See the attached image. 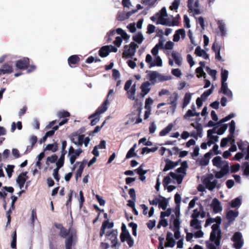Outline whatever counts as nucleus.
<instances>
[{
	"instance_id": "nucleus-21",
	"label": "nucleus",
	"mask_w": 249,
	"mask_h": 249,
	"mask_svg": "<svg viewBox=\"0 0 249 249\" xmlns=\"http://www.w3.org/2000/svg\"><path fill=\"white\" fill-rule=\"evenodd\" d=\"M27 172H22L18 175L17 178V182L18 184L20 189H22L23 187L24 184L27 180Z\"/></svg>"
},
{
	"instance_id": "nucleus-11",
	"label": "nucleus",
	"mask_w": 249,
	"mask_h": 249,
	"mask_svg": "<svg viewBox=\"0 0 249 249\" xmlns=\"http://www.w3.org/2000/svg\"><path fill=\"white\" fill-rule=\"evenodd\" d=\"M145 62L147 63L150 68L155 66L161 67L162 65V61L160 56L154 57L153 58L149 54L146 55Z\"/></svg>"
},
{
	"instance_id": "nucleus-26",
	"label": "nucleus",
	"mask_w": 249,
	"mask_h": 249,
	"mask_svg": "<svg viewBox=\"0 0 249 249\" xmlns=\"http://www.w3.org/2000/svg\"><path fill=\"white\" fill-rule=\"evenodd\" d=\"M118 233L117 230H113L111 232H110V240H111L112 244V247H116L119 245L117 238Z\"/></svg>"
},
{
	"instance_id": "nucleus-54",
	"label": "nucleus",
	"mask_w": 249,
	"mask_h": 249,
	"mask_svg": "<svg viewBox=\"0 0 249 249\" xmlns=\"http://www.w3.org/2000/svg\"><path fill=\"white\" fill-rule=\"evenodd\" d=\"M235 130V123L233 120H232L230 123L229 131L231 133L230 138H232V135L234 134Z\"/></svg>"
},
{
	"instance_id": "nucleus-60",
	"label": "nucleus",
	"mask_w": 249,
	"mask_h": 249,
	"mask_svg": "<svg viewBox=\"0 0 249 249\" xmlns=\"http://www.w3.org/2000/svg\"><path fill=\"white\" fill-rule=\"evenodd\" d=\"M180 4L179 0H174L172 5L170 7V9L172 10H176L178 9V6Z\"/></svg>"
},
{
	"instance_id": "nucleus-51",
	"label": "nucleus",
	"mask_w": 249,
	"mask_h": 249,
	"mask_svg": "<svg viewBox=\"0 0 249 249\" xmlns=\"http://www.w3.org/2000/svg\"><path fill=\"white\" fill-rule=\"evenodd\" d=\"M188 7L191 11H194L196 14L199 13L198 8H196L195 5L193 3V0H188Z\"/></svg>"
},
{
	"instance_id": "nucleus-27",
	"label": "nucleus",
	"mask_w": 249,
	"mask_h": 249,
	"mask_svg": "<svg viewBox=\"0 0 249 249\" xmlns=\"http://www.w3.org/2000/svg\"><path fill=\"white\" fill-rule=\"evenodd\" d=\"M195 53L196 56L201 57L204 59H208L209 58V54L204 50L201 49L200 46H197L196 48Z\"/></svg>"
},
{
	"instance_id": "nucleus-23",
	"label": "nucleus",
	"mask_w": 249,
	"mask_h": 249,
	"mask_svg": "<svg viewBox=\"0 0 249 249\" xmlns=\"http://www.w3.org/2000/svg\"><path fill=\"white\" fill-rule=\"evenodd\" d=\"M186 36L185 31L183 29H178L176 31L173 36V41L178 42L180 38H184Z\"/></svg>"
},
{
	"instance_id": "nucleus-18",
	"label": "nucleus",
	"mask_w": 249,
	"mask_h": 249,
	"mask_svg": "<svg viewBox=\"0 0 249 249\" xmlns=\"http://www.w3.org/2000/svg\"><path fill=\"white\" fill-rule=\"evenodd\" d=\"M221 218L219 216H217L215 218L209 217L206 220L204 227H207L210 224L213 223L212 225H215L218 227H220V225L221 223Z\"/></svg>"
},
{
	"instance_id": "nucleus-33",
	"label": "nucleus",
	"mask_w": 249,
	"mask_h": 249,
	"mask_svg": "<svg viewBox=\"0 0 249 249\" xmlns=\"http://www.w3.org/2000/svg\"><path fill=\"white\" fill-rule=\"evenodd\" d=\"M214 176L215 178H221L225 175L230 173V169H221L220 171H214Z\"/></svg>"
},
{
	"instance_id": "nucleus-5",
	"label": "nucleus",
	"mask_w": 249,
	"mask_h": 249,
	"mask_svg": "<svg viewBox=\"0 0 249 249\" xmlns=\"http://www.w3.org/2000/svg\"><path fill=\"white\" fill-rule=\"evenodd\" d=\"M202 181L205 187L210 191H213L215 188L219 189L221 187V184L218 183V180L213 174L208 175L203 179Z\"/></svg>"
},
{
	"instance_id": "nucleus-35",
	"label": "nucleus",
	"mask_w": 249,
	"mask_h": 249,
	"mask_svg": "<svg viewBox=\"0 0 249 249\" xmlns=\"http://www.w3.org/2000/svg\"><path fill=\"white\" fill-rule=\"evenodd\" d=\"M13 71V68L8 64H4L2 68L0 69V75L6 73H11Z\"/></svg>"
},
{
	"instance_id": "nucleus-8",
	"label": "nucleus",
	"mask_w": 249,
	"mask_h": 249,
	"mask_svg": "<svg viewBox=\"0 0 249 249\" xmlns=\"http://www.w3.org/2000/svg\"><path fill=\"white\" fill-rule=\"evenodd\" d=\"M130 37V36L125 32L120 36H118L116 37L115 40L113 42L115 46L110 45V53H116L118 51V47H120L121 46L123 39L127 42L129 39Z\"/></svg>"
},
{
	"instance_id": "nucleus-10",
	"label": "nucleus",
	"mask_w": 249,
	"mask_h": 249,
	"mask_svg": "<svg viewBox=\"0 0 249 249\" xmlns=\"http://www.w3.org/2000/svg\"><path fill=\"white\" fill-rule=\"evenodd\" d=\"M138 47V45L134 42H131L128 45H125L124 47V50L123 53V57L128 58L133 56L135 53L136 49Z\"/></svg>"
},
{
	"instance_id": "nucleus-6",
	"label": "nucleus",
	"mask_w": 249,
	"mask_h": 249,
	"mask_svg": "<svg viewBox=\"0 0 249 249\" xmlns=\"http://www.w3.org/2000/svg\"><path fill=\"white\" fill-rule=\"evenodd\" d=\"M188 167L187 163L184 161L182 163L181 166L178 168L175 172H171L170 175L174 178L177 179V182L178 184L182 182L183 178L186 175L185 169Z\"/></svg>"
},
{
	"instance_id": "nucleus-62",
	"label": "nucleus",
	"mask_w": 249,
	"mask_h": 249,
	"mask_svg": "<svg viewBox=\"0 0 249 249\" xmlns=\"http://www.w3.org/2000/svg\"><path fill=\"white\" fill-rule=\"evenodd\" d=\"M153 103V100L152 98L149 97L146 99L145 102V108L147 109H149Z\"/></svg>"
},
{
	"instance_id": "nucleus-9",
	"label": "nucleus",
	"mask_w": 249,
	"mask_h": 249,
	"mask_svg": "<svg viewBox=\"0 0 249 249\" xmlns=\"http://www.w3.org/2000/svg\"><path fill=\"white\" fill-rule=\"evenodd\" d=\"M190 227L192 231H196V232H194V236L196 238H201L203 237L204 233L201 230V222L199 220L192 219L190 222Z\"/></svg>"
},
{
	"instance_id": "nucleus-16",
	"label": "nucleus",
	"mask_w": 249,
	"mask_h": 249,
	"mask_svg": "<svg viewBox=\"0 0 249 249\" xmlns=\"http://www.w3.org/2000/svg\"><path fill=\"white\" fill-rule=\"evenodd\" d=\"M215 132L214 130H209L207 131V137L208 142V146H211L218 140V137L214 135Z\"/></svg>"
},
{
	"instance_id": "nucleus-57",
	"label": "nucleus",
	"mask_w": 249,
	"mask_h": 249,
	"mask_svg": "<svg viewBox=\"0 0 249 249\" xmlns=\"http://www.w3.org/2000/svg\"><path fill=\"white\" fill-rule=\"evenodd\" d=\"M14 165H8L7 168L5 169L7 173L8 177L10 178L11 177L12 173L14 171Z\"/></svg>"
},
{
	"instance_id": "nucleus-64",
	"label": "nucleus",
	"mask_w": 249,
	"mask_h": 249,
	"mask_svg": "<svg viewBox=\"0 0 249 249\" xmlns=\"http://www.w3.org/2000/svg\"><path fill=\"white\" fill-rule=\"evenodd\" d=\"M244 174L246 176H249V163L245 162L243 165Z\"/></svg>"
},
{
	"instance_id": "nucleus-53",
	"label": "nucleus",
	"mask_w": 249,
	"mask_h": 249,
	"mask_svg": "<svg viewBox=\"0 0 249 249\" xmlns=\"http://www.w3.org/2000/svg\"><path fill=\"white\" fill-rule=\"evenodd\" d=\"M57 116L60 118H65L70 116V113L65 110L60 111L57 113Z\"/></svg>"
},
{
	"instance_id": "nucleus-59",
	"label": "nucleus",
	"mask_w": 249,
	"mask_h": 249,
	"mask_svg": "<svg viewBox=\"0 0 249 249\" xmlns=\"http://www.w3.org/2000/svg\"><path fill=\"white\" fill-rule=\"evenodd\" d=\"M205 69L208 73L215 79L217 71L215 70L211 69L208 66L206 67Z\"/></svg>"
},
{
	"instance_id": "nucleus-49",
	"label": "nucleus",
	"mask_w": 249,
	"mask_h": 249,
	"mask_svg": "<svg viewBox=\"0 0 249 249\" xmlns=\"http://www.w3.org/2000/svg\"><path fill=\"white\" fill-rule=\"evenodd\" d=\"M57 159V156L55 154H53L50 157H47L46 163L47 165H49L50 163H55L56 162Z\"/></svg>"
},
{
	"instance_id": "nucleus-15",
	"label": "nucleus",
	"mask_w": 249,
	"mask_h": 249,
	"mask_svg": "<svg viewBox=\"0 0 249 249\" xmlns=\"http://www.w3.org/2000/svg\"><path fill=\"white\" fill-rule=\"evenodd\" d=\"M29 64V59L28 57H23L16 61V67L19 70H26L28 68Z\"/></svg>"
},
{
	"instance_id": "nucleus-30",
	"label": "nucleus",
	"mask_w": 249,
	"mask_h": 249,
	"mask_svg": "<svg viewBox=\"0 0 249 249\" xmlns=\"http://www.w3.org/2000/svg\"><path fill=\"white\" fill-rule=\"evenodd\" d=\"M150 83L149 82H145L142 83L141 87V95L144 97L148 93L150 90Z\"/></svg>"
},
{
	"instance_id": "nucleus-44",
	"label": "nucleus",
	"mask_w": 249,
	"mask_h": 249,
	"mask_svg": "<svg viewBox=\"0 0 249 249\" xmlns=\"http://www.w3.org/2000/svg\"><path fill=\"white\" fill-rule=\"evenodd\" d=\"M112 76L113 78L117 81V86H119L121 84V81L119 80L121 74L119 71L116 69H113L112 70Z\"/></svg>"
},
{
	"instance_id": "nucleus-55",
	"label": "nucleus",
	"mask_w": 249,
	"mask_h": 249,
	"mask_svg": "<svg viewBox=\"0 0 249 249\" xmlns=\"http://www.w3.org/2000/svg\"><path fill=\"white\" fill-rule=\"evenodd\" d=\"M130 237V235L128 231L122 232L120 235V238L122 242L125 241V240L129 238Z\"/></svg>"
},
{
	"instance_id": "nucleus-14",
	"label": "nucleus",
	"mask_w": 249,
	"mask_h": 249,
	"mask_svg": "<svg viewBox=\"0 0 249 249\" xmlns=\"http://www.w3.org/2000/svg\"><path fill=\"white\" fill-rule=\"evenodd\" d=\"M105 235L106 239L109 238V219L105 220L101 226L99 236L101 238Z\"/></svg>"
},
{
	"instance_id": "nucleus-20",
	"label": "nucleus",
	"mask_w": 249,
	"mask_h": 249,
	"mask_svg": "<svg viewBox=\"0 0 249 249\" xmlns=\"http://www.w3.org/2000/svg\"><path fill=\"white\" fill-rule=\"evenodd\" d=\"M80 58L77 55L70 56L68 59V64L71 68H75L80 61Z\"/></svg>"
},
{
	"instance_id": "nucleus-58",
	"label": "nucleus",
	"mask_w": 249,
	"mask_h": 249,
	"mask_svg": "<svg viewBox=\"0 0 249 249\" xmlns=\"http://www.w3.org/2000/svg\"><path fill=\"white\" fill-rule=\"evenodd\" d=\"M158 149V147H153L151 148H148L147 147H143L142 149V154L149 153L150 152H154Z\"/></svg>"
},
{
	"instance_id": "nucleus-56",
	"label": "nucleus",
	"mask_w": 249,
	"mask_h": 249,
	"mask_svg": "<svg viewBox=\"0 0 249 249\" xmlns=\"http://www.w3.org/2000/svg\"><path fill=\"white\" fill-rule=\"evenodd\" d=\"M196 72L197 73V77L200 78L203 76L204 78L206 77V74L204 72L203 68L199 67L196 69Z\"/></svg>"
},
{
	"instance_id": "nucleus-25",
	"label": "nucleus",
	"mask_w": 249,
	"mask_h": 249,
	"mask_svg": "<svg viewBox=\"0 0 249 249\" xmlns=\"http://www.w3.org/2000/svg\"><path fill=\"white\" fill-rule=\"evenodd\" d=\"M178 96L177 92H174L172 94L169 98V101H170V104L173 109V111H174L177 106V100L178 99Z\"/></svg>"
},
{
	"instance_id": "nucleus-52",
	"label": "nucleus",
	"mask_w": 249,
	"mask_h": 249,
	"mask_svg": "<svg viewBox=\"0 0 249 249\" xmlns=\"http://www.w3.org/2000/svg\"><path fill=\"white\" fill-rule=\"evenodd\" d=\"M136 146V144H135L128 151V152H127V153L126 155V159H129L130 158H132L136 155V154L135 153V150Z\"/></svg>"
},
{
	"instance_id": "nucleus-24",
	"label": "nucleus",
	"mask_w": 249,
	"mask_h": 249,
	"mask_svg": "<svg viewBox=\"0 0 249 249\" xmlns=\"http://www.w3.org/2000/svg\"><path fill=\"white\" fill-rule=\"evenodd\" d=\"M166 243H165V247H170L173 248L175 244L176 241L173 239V234L171 232H168L166 235Z\"/></svg>"
},
{
	"instance_id": "nucleus-41",
	"label": "nucleus",
	"mask_w": 249,
	"mask_h": 249,
	"mask_svg": "<svg viewBox=\"0 0 249 249\" xmlns=\"http://www.w3.org/2000/svg\"><path fill=\"white\" fill-rule=\"evenodd\" d=\"M159 73L156 71H152L149 74V80L152 84H155L158 81Z\"/></svg>"
},
{
	"instance_id": "nucleus-28",
	"label": "nucleus",
	"mask_w": 249,
	"mask_h": 249,
	"mask_svg": "<svg viewBox=\"0 0 249 249\" xmlns=\"http://www.w3.org/2000/svg\"><path fill=\"white\" fill-rule=\"evenodd\" d=\"M211 207L215 213H217L222 210V207L221 206L220 201L216 198H214L211 204Z\"/></svg>"
},
{
	"instance_id": "nucleus-38",
	"label": "nucleus",
	"mask_w": 249,
	"mask_h": 249,
	"mask_svg": "<svg viewBox=\"0 0 249 249\" xmlns=\"http://www.w3.org/2000/svg\"><path fill=\"white\" fill-rule=\"evenodd\" d=\"M242 199V196H239L232 200L230 202L231 207L233 208L240 207L241 205Z\"/></svg>"
},
{
	"instance_id": "nucleus-37",
	"label": "nucleus",
	"mask_w": 249,
	"mask_h": 249,
	"mask_svg": "<svg viewBox=\"0 0 249 249\" xmlns=\"http://www.w3.org/2000/svg\"><path fill=\"white\" fill-rule=\"evenodd\" d=\"M193 93H191L189 92L186 93L183 100V105H182V108H185L188 104L190 103L192 96Z\"/></svg>"
},
{
	"instance_id": "nucleus-32",
	"label": "nucleus",
	"mask_w": 249,
	"mask_h": 249,
	"mask_svg": "<svg viewBox=\"0 0 249 249\" xmlns=\"http://www.w3.org/2000/svg\"><path fill=\"white\" fill-rule=\"evenodd\" d=\"M238 215V211H233L232 210H230L227 213L226 217L228 219L229 221L231 222L235 220V218Z\"/></svg>"
},
{
	"instance_id": "nucleus-3",
	"label": "nucleus",
	"mask_w": 249,
	"mask_h": 249,
	"mask_svg": "<svg viewBox=\"0 0 249 249\" xmlns=\"http://www.w3.org/2000/svg\"><path fill=\"white\" fill-rule=\"evenodd\" d=\"M157 24H161L167 26H177L178 24V21L177 18H174L172 20L168 18V14L165 7L162 9L157 13Z\"/></svg>"
},
{
	"instance_id": "nucleus-61",
	"label": "nucleus",
	"mask_w": 249,
	"mask_h": 249,
	"mask_svg": "<svg viewBox=\"0 0 249 249\" xmlns=\"http://www.w3.org/2000/svg\"><path fill=\"white\" fill-rule=\"evenodd\" d=\"M58 129V126H54L53 127L52 130H50L49 131H47L45 134V136L48 138L49 137L52 136L54 134L56 130H57Z\"/></svg>"
},
{
	"instance_id": "nucleus-2",
	"label": "nucleus",
	"mask_w": 249,
	"mask_h": 249,
	"mask_svg": "<svg viewBox=\"0 0 249 249\" xmlns=\"http://www.w3.org/2000/svg\"><path fill=\"white\" fill-rule=\"evenodd\" d=\"M212 230L210 240L206 242V245L207 249H216L220 244L221 231L220 227L215 225L212 226Z\"/></svg>"
},
{
	"instance_id": "nucleus-12",
	"label": "nucleus",
	"mask_w": 249,
	"mask_h": 249,
	"mask_svg": "<svg viewBox=\"0 0 249 249\" xmlns=\"http://www.w3.org/2000/svg\"><path fill=\"white\" fill-rule=\"evenodd\" d=\"M213 165L218 169H230L228 162L222 160V158L217 156L214 158L212 160Z\"/></svg>"
},
{
	"instance_id": "nucleus-36",
	"label": "nucleus",
	"mask_w": 249,
	"mask_h": 249,
	"mask_svg": "<svg viewBox=\"0 0 249 249\" xmlns=\"http://www.w3.org/2000/svg\"><path fill=\"white\" fill-rule=\"evenodd\" d=\"M132 38L133 40L138 44H142L144 39V37L141 32H138L133 35Z\"/></svg>"
},
{
	"instance_id": "nucleus-40",
	"label": "nucleus",
	"mask_w": 249,
	"mask_h": 249,
	"mask_svg": "<svg viewBox=\"0 0 249 249\" xmlns=\"http://www.w3.org/2000/svg\"><path fill=\"white\" fill-rule=\"evenodd\" d=\"M109 54V45L103 46L99 51V55L104 57L107 56Z\"/></svg>"
},
{
	"instance_id": "nucleus-7",
	"label": "nucleus",
	"mask_w": 249,
	"mask_h": 249,
	"mask_svg": "<svg viewBox=\"0 0 249 249\" xmlns=\"http://www.w3.org/2000/svg\"><path fill=\"white\" fill-rule=\"evenodd\" d=\"M239 149L242 150V153H237L234 156L236 160H239L246 154L245 159H249V144L247 142H240L237 143Z\"/></svg>"
},
{
	"instance_id": "nucleus-39",
	"label": "nucleus",
	"mask_w": 249,
	"mask_h": 249,
	"mask_svg": "<svg viewBox=\"0 0 249 249\" xmlns=\"http://www.w3.org/2000/svg\"><path fill=\"white\" fill-rule=\"evenodd\" d=\"M136 85L134 84L132 86L131 89L127 91V95L128 98L132 100H135V92H136Z\"/></svg>"
},
{
	"instance_id": "nucleus-43",
	"label": "nucleus",
	"mask_w": 249,
	"mask_h": 249,
	"mask_svg": "<svg viewBox=\"0 0 249 249\" xmlns=\"http://www.w3.org/2000/svg\"><path fill=\"white\" fill-rule=\"evenodd\" d=\"M175 181H177V179L173 178V177L170 175V173L169 175L167 176L164 178L163 180V185L164 187H165L170 183H175Z\"/></svg>"
},
{
	"instance_id": "nucleus-19",
	"label": "nucleus",
	"mask_w": 249,
	"mask_h": 249,
	"mask_svg": "<svg viewBox=\"0 0 249 249\" xmlns=\"http://www.w3.org/2000/svg\"><path fill=\"white\" fill-rule=\"evenodd\" d=\"M221 93L225 95L230 99H232L233 98V93L231 89L228 88V83L221 84L220 91Z\"/></svg>"
},
{
	"instance_id": "nucleus-45",
	"label": "nucleus",
	"mask_w": 249,
	"mask_h": 249,
	"mask_svg": "<svg viewBox=\"0 0 249 249\" xmlns=\"http://www.w3.org/2000/svg\"><path fill=\"white\" fill-rule=\"evenodd\" d=\"M58 146L56 142L52 144H48L44 148V151H51L53 152H55L58 150Z\"/></svg>"
},
{
	"instance_id": "nucleus-31",
	"label": "nucleus",
	"mask_w": 249,
	"mask_h": 249,
	"mask_svg": "<svg viewBox=\"0 0 249 249\" xmlns=\"http://www.w3.org/2000/svg\"><path fill=\"white\" fill-rule=\"evenodd\" d=\"M217 24L220 35L222 36H226L227 35V30L225 23L222 20H218L217 21Z\"/></svg>"
},
{
	"instance_id": "nucleus-1",
	"label": "nucleus",
	"mask_w": 249,
	"mask_h": 249,
	"mask_svg": "<svg viewBox=\"0 0 249 249\" xmlns=\"http://www.w3.org/2000/svg\"><path fill=\"white\" fill-rule=\"evenodd\" d=\"M54 226L58 230H59V236L65 239V249H72L77 242V235L76 230H71V228L66 229L61 223H54Z\"/></svg>"
},
{
	"instance_id": "nucleus-29",
	"label": "nucleus",
	"mask_w": 249,
	"mask_h": 249,
	"mask_svg": "<svg viewBox=\"0 0 249 249\" xmlns=\"http://www.w3.org/2000/svg\"><path fill=\"white\" fill-rule=\"evenodd\" d=\"M171 56L176 64L180 66L182 64V58L181 55L176 51H173L171 53Z\"/></svg>"
},
{
	"instance_id": "nucleus-46",
	"label": "nucleus",
	"mask_w": 249,
	"mask_h": 249,
	"mask_svg": "<svg viewBox=\"0 0 249 249\" xmlns=\"http://www.w3.org/2000/svg\"><path fill=\"white\" fill-rule=\"evenodd\" d=\"M173 126H174V125L172 124H169L167 126H166L165 128L163 129L160 132V136H165L166 134H167L168 133H169L172 130Z\"/></svg>"
},
{
	"instance_id": "nucleus-47",
	"label": "nucleus",
	"mask_w": 249,
	"mask_h": 249,
	"mask_svg": "<svg viewBox=\"0 0 249 249\" xmlns=\"http://www.w3.org/2000/svg\"><path fill=\"white\" fill-rule=\"evenodd\" d=\"M221 84L227 83V80L228 78L229 71L227 70H224L223 68L221 69Z\"/></svg>"
},
{
	"instance_id": "nucleus-48",
	"label": "nucleus",
	"mask_w": 249,
	"mask_h": 249,
	"mask_svg": "<svg viewBox=\"0 0 249 249\" xmlns=\"http://www.w3.org/2000/svg\"><path fill=\"white\" fill-rule=\"evenodd\" d=\"M162 43H158L156 44L155 47L152 49L151 53L154 56V57H157V56H159L158 55L159 50L160 49L162 48Z\"/></svg>"
},
{
	"instance_id": "nucleus-50",
	"label": "nucleus",
	"mask_w": 249,
	"mask_h": 249,
	"mask_svg": "<svg viewBox=\"0 0 249 249\" xmlns=\"http://www.w3.org/2000/svg\"><path fill=\"white\" fill-rule=\"evenodd\" d=\"M117 19L121 21L127 19L126 12L125 11H120L117 14Z\"/></svg>"
},
{
	"instance_id": "nucleus-63",
	"label": "nucleus",
	"mask_w": 249,
	"mask_h": 249,
	"mask_svg": "<svg viewBox=\"0 0 249 249\" xmlns=\"http://www.w3.org/2000/svg\"><path fill=\"white\" fill-rule=\"evenodd\" d=\"M240 167L239 164H235L231 166L230 168V173H235L237 172Z\"/></svg>"
},
{
	"instance_id": "nucleus-4",
	"label": "nucleus",
	"mask_w": 249,
	"mask_h": 249,
	"mask_svg": "<svg viewBox=\"0 0 249 249\" xmlns=\"http://www.w3.org/2000/svg\"><path fill=\"white\" fill-rule=\"evenodd\" d=\"M109 98V91L107 95V98L101 106H100L95 112L90 115L89 119L90 120V124L92 126L95 125L99 121L100 115L106 111L107 108L108 98Z\"/></svg>"
},
{
	"instance_id": "nucleus-22",
	"label": "nucleus",
	"mask_w": 249,
	"mask_h": 249,
	"mask_svg": "<svg viewBox=\"0 0 249 249\" xmlns=\"http://www.w3.org/2000/svg\"><path fill=\"white\" fill-rule=\"evenodd\" d=\"M200 115L199 112L196 111V109H189L183 116V118L188 121H192V117L194 116L198 117Z\"/></svg>"
},
{
	"instance_id": "nucleus-42",
	"label": "nucleus",
	"mask_w": 249,
	"mask_h": 249,
	"mask_svg": "<svg viewBox=\"0 0 249 249\" xmlns=\"http://www.w3.org/2000/svg\"><path fill=\"white\" fill-rule=\"evenodd\" d=\"M165 161H166V165L163 170V171H168V170L175 167L178 165L177 163L174 162L168 159L166 160Z\"/></svg>"
},
{
	"instance_id": "nucleus-34",
	"label": "nucleus",
	"mask_w": 249,
	"mask_h": 249,
	"mask_svg": "<svg viewBox=\"0 0 249 249\" xmlns=\"http://www.w3.org/2000/svg\"><path fill=\"white\" fill-rule=\"evenodd\" d=\"M82 152V149L81 148H80L78 149L75 150L73 154L71 155V156L70 157V161L71 164H73L74 163L76 158L78 157H79Z\"/></svg>"
},
{
	"instance_id": "nucleus-13",
	"label": "nucleus",
	"mask_w": 249,
	"mask_h": 249,
	"mask_svg": "<svg viewBox=\"0 0 249 249\" xmlns=\"http://www.w3.org/2000/svg\"><path fill=\"white\" fill-rule=\"evenodd\" d=\"M232 241L234 242L233 246L236 249H240L244 244V240L241 232H236L233 235Z\"/></svg>"
},
{
	"instance_id": "nucleus-17",
	"label": "nucleus",
	"mask_w": 249,
	"mask_h": 249,
	"mask_svg": "<svg viewBox=\"0 0 249 249\" xmlns=\"http://www.w3.org/2000/svg\"><path fill=\"white\" fill-rule=\"evenodd\" d=\"M85 135H79L76 136H73V134H71L70 139L71 142L75 145L81 147L83 145V139Z\"/></svg>"
}]
</instances>
